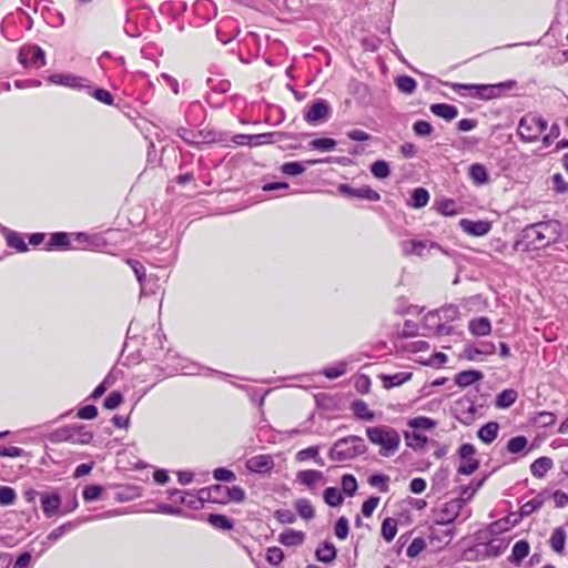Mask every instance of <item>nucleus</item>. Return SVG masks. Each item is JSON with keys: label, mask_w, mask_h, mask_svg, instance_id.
Wrapping results in <instances>:
<instances>
[{"label": "nucleus", "mask_w": 568, "mask_h": 568, "mask_svg": "<svg viewBox=\"0 0 568 568\" xmlns=\"http://www.w3.org/2000/svg\"><path fill=\"white\" fill-rule=\"evenodd\" d=\"M560 233L561 226L559 222L551 220L527 226L524 231V236L530 245L539 248L555 243L559 239Z\"/></svg>", "instance_id": "obj_1"}, {"label": "nucleus", "mask_w": 568, "mask_h": 568, "mask_svg": "<svg viewBox=\"0 0 568 568\" xmlns=\"http://www.w3.org/2000/svg\"><path fill=\"white\" fill-rule=\"evenodd\" d=\"M369 442L379 446V454L384 457L394 455L400 445V436L395 428L388 426H374L366 428Z\"/></svg>", "instance_id": "obj_2"}, {"label": "nucleus", "mask_w": 568, "mask_h": 568, "mask_svg": "<svg viewBox=\"0 0 568 568\" xmlns=\"http://www.w3.org/2000/svg\"><path fill=\"white\" fill-rule=\"evenodd\" d=\"M366 452L364 439L358 436H348L338 439L331 447L328 456L332 460L344 462L353 459Z\"/></svg>", "instance_id": "obj_3"}, {"label": "nucleus", "mask_w": 568, "mask_h": 568, "mask_svg": "<svg viewBox=\"0 0 568 568\" xmlns=\"http://www.w3.org/2000/svg\"><path fill=\"white\" fill-rule=\"evenodd\" d=\"M547 126V120L537 113L528 112L519 120L517 134L523 142L532 143L539 140Z\"/></svg>", "instance_id": "obj_4"}, {"label": "nucleus", "mask_w": 568, "mask_h": 568, "mask_svg": "<svg viewBox=\"0 0 568 568\" xmlns=\"http://www.w3.org/2000/svg\"><path fill=\"white\" fill-rule=\"evenodd\" d=\"M214 493H224L225 499L242 503L245 499V491L240 486L226 487L222 485H213L209 488L200 490V499H207L210 501H222L221 498L214 496Z\"/></svg>", "instance_id": "obj_5"}, {"label": "nucleus", "mask_w": 568, "mask_h": 568, "mask_svg": "<svg viewBox=\"0 0 568 568\" xmlns=\"http://www.w3.org/2000/svg\"><path fill=\"white\" fill-rule=\"evenodd\" d=\"M402 250L405 255H416L426 257L443 252L442 247L436 243L427 240H408L402 242Z\"/></svg>", "instance_id": "obj_6"}, {"label": "nucleus", "mask_w": 568, "mask_h": 568, "mask_svg": "<svg viewBox=\"0 0 568 568\" xmlns=\"http://www.w3.org/2000/svg\"><path fill=\"white\" fill-rule=\"evenodd\" d=\"M455 417L465 425H470L477 417L478 407L469 396H464L454 403Z\"/></svg>", "instance_id": "obj_7"}, {"label": "nucleus", "mask_w": 568, "mask_h": 568, "mask_svg": "<svg viewBox=\"0 0 568 568\" xmlns=\"http://www.w3.org/2000/svg\"><path fill=\"white\" fill-rule=\"evenodd\" d=\"M73 237L75 250L102 251L108 245V241L99 233L73 232Z\"/></svg>", "instance_id": "obj_8"}, {"label": "nucleus", "mask_w": 568, "mask_h": 568, "mask_svg": "<svg viewBox=\"0 0 568 568\" xmlns=\"http://www.w3.org/2000/svg\"><path fill=\"white\" fill-rule=\"evenodd\" d=\"M49 81L55 85L74 90H90L92 88L90 80L72 73H55L49 78Z\"/></svg>", "instance_id": "obj_9"}, {"label": "nucleus", "mask_w": 568, "mask_h": 568, "mask_svg": "<svg viewBox=\"0 0 568 568\" xmlns=\"http://www.w3.org/2000/svg\"><path fill=\"white\" fill-rule=\"evenodd\" d=\"M331 116V106L325 100H316L304 113L303 119L306 123L315 125L326 121Z\"/></svg>", "instance_id": "obj_10"}, {"label": "nucleus", "mask_w": 568, "mask_h": 568, "mask_svg": "<svg viewBox=\"0 0 568 568\" xmlns=\"http://www.w3.org/2000/svg\"><path fill=\"white\" fill-rule=\"evenodd\" d=\"M458 453L460 457L458 473L463 475H471L476 471L479 466V462L475 458V446L473 444H463Z\"/></svg>", "instance_id": "obj_11"}, {"label": "nucleus", "mask_w": 568, "mask_h": 568, "mask_svg": "<svg viewBox=\"0 0 568 568\" xmlns=\"http://www.w3.org/2000/svg\"><path fill=\"white\" fill-rule=\"evenodd\" d=\"M465 503L466 500L463 498H455L445 503L437 513L436 524L448 525L453 523L460 514Z\"/></svg>", "instance_id": "obj_12"}, {"label": "nucleus", "mask_w": 568, "mask_h": 568, "mask_svg": "<svg viewBox=\"0 0 568 568\" xmlns=\"http://www.w3.org/2000/svg\"><path fill=\"white\" fill-rule=\"evenodd\" d=\"M120 515V511L119 510H109L104 514H100V515H97V516H91V517H85L83 519H79L77 521H68L61 526H59L58 528L53 529L48 536H47V540L51 544L55 542L57 540H59L65 532L70 531L71 529H73L75 527L77 524H80V523H85V521H90V520H95V519H101V518H108V517H113V516H118Z\"/></svg>", "instance_id": "obj_13"}, {"label": "nucleus", "mask_w": 568, "mask_h": 568, "mask_svg": "<svg viewBox=\"0 0 568 568\" xmlns=\"http://www.w3.org/2000/svg\"><path fill=\"white\" fill-rule=\"evenodd\" d=\"M73 232H54L51 233L49 240L44 244L47 251H69L75 250L73 245Z\"/></svg>", "instance_id": "obj_14"}, {"label": "nucleus", "mask_w": 568, "mask_h": 568, "mask_svg": "<svg viewBox=\"0 0 568 568\" xmlns=\"http://www.w3.org/2000/svg\"><path fill=\"white\" fill-rule=\"evenodd\" d=\"M59 436L64 440L81 445L89 444L93 438V434L81 425L65 427L59 432Z\"/></svg>", "instance_id": "obj_15"}, {"label": "nucleus", "mask_w": 568, "mask_h": 568, "mask_svg": "<svg viewBox=\"0 0 568 568\" xmlns=\"http://www.w3.org/2000/svg\"><path fill=\"white\" fill-rule=\"evenodd\" d=\"M19 61L23 65L41 68L45 64V54L39 45H28L20 50Z\"/></svg>", "instance_id": "obj_16"}, {"label": "nucleus", "mask_w": 568, "mask_h": 568, "mask_svg": "<svg viewBox=\"0 0 568 568\" xmlns=\"http://www.w3.org/2000/svg\"><path fill=\"white\" fill-rule=\"evenodd\" d=\"M274 466V458L267 454L252 456L245 462V467L250 473L261 475L270 473Z\"/></svg>", "instance_id": "obj_17"}, {"label": "nucleus", "mask_w": 568, "mask_h": 568, "mask_svg": "<svg viewBox=\"0 0 568 568\" xmlns=\"http://www.w3.org/2000/svg\"><path fill=\"white\" fill-rule=\"evenodd\" d=\"M41 508L47 518H51L57 515H65L67 511H62L61 497L57 493L40 494Z\"/></svg>", "instance_id": "obj_18"}, {"label": "nucleus", "mask_w": 568, "mask_h": 568, "mask_svg": "<svg viewBox=\"0 0 568 568\" xmlns=\"http://www.w3.org/2000/svg\"><path fill=\"white\" fill-rule=\"evenodd\" d=\"M338 191L349 199L366 200L371 202L379 200V194L369 186H362L355 189L348 184H341L338 186Z\"/></svg>", "instance_id": "obj_19"}, {"label": "nucleus", "mask_w": 568, "mask_h": 568, "mask_svg": "<svg viewBox=\"0 0 568 568\" xmlns=\"http://www.w3.org/2000/svg\"><path fill=\"white\" fill-rule=\"evenodd\" d=\"M424 326L429 333L436 336L449 335L453 332V327L443 323L436 311L429 312L424 317Z\"/></svg>", "instance_id": "obj_20"}, {"label": "nucleus", "mask_w": 568, "mask_h": 568, "mask_svg": "<svg viewBox=\"0 0 568 568\" xmlns=\"http://www.w3.org/2000/svg\"><path fill=\"white\" fill-rule=\"evenodd\" d=\"M499 87H507L510 88V84L500 83L498 85H491V84H460L456 83L453 84V89L455 91L459 90H476L475 97L480 99H491L494 97V90Z\"/></svg>", "instance_id": "obj_21"}, {"label": "nucleus", "mask_w": 568, "mask_h": 568, "mask_svg": "<svg viewBox=\"0 0 568 568\" xmlns=\"http://www.w3.org/2000/svg\"><path fill=\"white\" fill-rule=\"evenodd\" d=\"M459 225L465 233L474 236H483L491 229V223L485 220L473 221L463 219L460 220Z\"/></svg>", "instance_id": "obj_22"}, {"label": "nucleus", "mask_w": 568, "mask_h": 568, "mask_svg": "<svg viewBox=\"0 0 568 568\" xmlns=\"http://www.w3.org/2000/svg\"><path fill=\"white\" fill-rule=\"evenodd\" d=\"M296 481L313 490L320 483L324 481V475L315 469L301 470L296 474Z\"/></svg>", "instance_id": "obj_23"}, {"label": "nucleus", "mask_w": 568, "mask_h": 568, "mask_svg": "<svg viewBox=\"0 0 568 568\" xmlns=\"http://www.w3.org/2000/svg\"><path fill=\"white\" fill-rule=\"evenodd\" d=\"M468 329L475 336H487L491 332V324L487 317L480 316L469 322Z\"/></svg>", "instance_id": "obj_24"}, {"label": "nucleus", "mask_w": 568, "mask_h": 568, "mask_svg": "<svg viewBox=\"0 0 568 568\" xmlns=\"http://www.w3.org/2000/svg\"><path fill=\"white\" fill-rule=\"evenodd\" d=\"M429 109L433 114L446 121H452L458 115V109L447 103H434Z\"/></svg>", "instance_id": "obj_25"}, {"label": "nucleus", "mask_w": 568, "mask_h": 568, "mask_svg": "<svg viewBox=\"0 0 568 568\" xmlns=\"http://www.w3.org/2000/svg\"><path fill=\"white\" fill-rule=\"evenodd\" d=\"M305 534L300 530L286 529L278 536V541L287 547L300 546L304 542Z\"/></svg>", "instance_id": "obj_26"}, {"label": "nucleus", "mask_w": 568, "mask_h": 568, "mask_svg": "<svg viewBox=\"0 0 568 568\" xmlns=\"http://www.w3.org/2000/svg\"><path fill=\"white\" fill-rule=\"evenodd\" d=\"M126 264L131 266L132 271L134 272L138 282L141 286V294H148V283L151 281V278L146 277L145 274V267L135 260H126Z\"/></svg>", "instance_id": "obj_27"}, {"label": "nucleus", "mask_w": 568, "mask_h": 568, "mask_svg": "<svg viewBox=\"0 0 568 568\" xmlns=\"http://www.w3.org/2000/svg\"><path fill=\"white\" fill-rule=\"evenodd\" d=\"M315 557L321 562L329 564L336 558V548L332 542L324 541L317 547Z\"/></svg>", "instance_id": "obj_28"}, {"label": "nucleus", "mask_w": 568, "mask_h": 568, "mask_svg": "<svg viewBox=\"0 0 568 568\" xmlns=\"http://www.w3.org/2000/svg\"><path fill=\"white\" fill-rule=\"evenodd\" d=\"M484 377L480 371L469 369L463 371L455 376V383L460 387H467Z\"/></svg>", "instance_id": "obj_29"}, {"label": "nucleus", "mask_w": 568, "mask_h": 568, "mask_svg": "<svg viewBox=\"0 0 568 568\" xmlns=\"http://www.w3.org/2000/svg\"><path fill=\"white\" fill-rule=\"evenodd\" d=\"M412 378V373L409 372H399L390 375H382L381 379L383 383V386L386 389H389L392 387L400 386L405 382L409 381Z\"/></svg>", "instance_id": "obj_30"}, {"label": "nucleus", "mask_w": 568, "mask_h": 568, "mask_svg": "<svg viewBox=\"0 0 568 568\" xmlns=\"http://www.w3.org/2000/svg\"><path fill=\"white\" fill-rule=\"evenodd\" d=\"M498 430H499L498 423L489 422L478 429L477 436L485 444H490L497 438Z\"/></svg>", "instance_id": "obj_31"}, {"label": "nucleus", "mask_w": 568, "mask_h": 568, "mask_svg": "<svg viewBox=\"0 0 568 568\" xmlns=\"http://www.w3.org/2000/svg\"><path fill=\"white\" fill-rule=\"evenodd\" d=\"M27 235L7 230L6 231V241L8 246L17 250L18 252L28 251V246L26 243Z\"/></svg>", "instance_id": "obj_32"}, {"label": "nucleus", "mask_w": 568, "mask_h": 568, "mask_svg": "<svg viewBox=\"0 0 568 568\" xmlns=\"http://www.w3.org/2000/svg\"><path fill=\"white\" fill-rule=\"evenodd\" d=\"M554 466L552 459L549 457H539L530 465V471L534 477L542 478Z\"/></svg>", "instance_id": "obj_33"}, {"label": "nucleus", "mask_w": 568, "mask_h": 568, "mask_svg": "<svg viewBox=\"0 0 568 568\" xmlns=\"http://www.w3.org/2000/svg\"><path fill=\"white\" fill-rule=\"evenodd\" d=\"M529 550L530 546L528 541L518 540L513 547L509 560L515 565H519L523 561V559L528 556Z\"/></svg>", "instance_id": "obj_34"}, {"label": "nucleus", "mask_w": 568, "mask_h": 568, "mask_svg": "<svg viewBox=\"0 0 568 568\" xmlns=\"http://www.w3.org/2000/svg\"><path fill=\"white\" fill-rule=\"evenodd\" d=\"M469 178L476 185L486 184L489 180V174L483 164L475 163L469 168Z\"/></svg>", "instance_id": "obj_35"}, {"label": "nucleus", "mask_w": 568, "mask_h": 568, "mask_svg": "<svg viewBox=\"0 0 568 568\" xmlns=\"http://www.w3.org/2000/svg\"><path fill=\"white\" fill-rule=\"evenodd\" d=\"M351 407L354 415L359 419L371 422L375 418V413L362 399L354 400Z\"/></svg>", "instance_id": "obj_36"}, {"label": "nucleus", "mask_w": 568, "mask_h": 568, "mask_svg": "<svg viewBox=\"0 0 568 568\" xmlns=\"http://www.w3.org/2000/svg\"><path fill=\"white\" fill-rule=\"evenodd\" d=\"M496 351V346L490 342H480L477 346L467 348V356L469 359H477L478 355H491Z\"/></svg>", "instance_id": "obj_37"}, {"label": "nucleus", "mask_w": 568, "mask_h": 568, "mask_svg": "<svg viewBox=\"0 0 568 568\" xmlns=\"http://www.w3.org/2000/svg\"><path fill=\"white\" fill-rule=\"evenodd\" d=\"M429 202V193L424 187H416L410 195V200L408 202L409 206L413 209H423Z\"/></svg>", "instance_id": "obj_38"}, {"label": "nucleus", "mask_w": 568, "mask_h": 568, "mask_svg": "<svg viewBox=\"0 0 568 568\" xmlns=\"http://www.w3.org/2000/svg\"><path fill=\"white\" fill-rule=\"evenodd\" d=\"M406 445L414 450H422L427 444V437L417 432H404Z\"/></svg>", "instance_id": "obj_39"}, {"label": "nucleus", "mask_w": 568, "mask_h": 568, "mask_svg": "<svg viewBox=\"0 0 568 568\" xmlns=\"http://www.w3.org/2000/svg\"><path fill=\"white\" fill-rule=\"evenodd\" d=\"M518 394L513 388H507L500 392L496 398V406L498 408H508L517 400Z\"/></svg>", "instance_id": "obj_40"}, {"label": "nucleus", "mask_w": 568, "mask_h": 568, "mask_svg": "<svg viewBox=\"0 0 568 568\" xmlns=\"http://www.w3.org/2000/svg\"><path fill=\"white\" fill-rule=\"evenodd\" d=\"M550 547L554 551L561 554L565 549L566 544V532L564 528H556L549 539Z\"/></svg>", "instance_id": "obj_41"}, {"label": "nucleus", "mask_w": 568, "mask_h": 568, "mask_svg": "<svg viewBox=\"0 0 568 568\" xmlns=\"http://www.w3.org/2000/svg\"><path fill=\"white\" fill-rule=\"evenodd\" d=\"M318 453H320L318 446H312V447L300 450L296 454L295 459H296V462L303 463V462L307 460L308 458H313L317 465L324 466V460L318 456Z\"/></svg>", "instance_id": "obj_42"}, {"label": "nucleus", "mask_w": 568, "mask_h": 568, "mask_svg": "<svg viewBox=\"0 0 568 568\" xmlns=\"http://www.w3.org/2000/svg\"><path fill=\"white\" fill-rule=\"evenodd\" d=\"M295 509L297 514L306 520H310L314 517L315 510L312 506L311 501L306 498H300L295 501Z\"/></svg>", "instance_id": "obj_43"}, {"label": "nucleus", "mask_w": 568, "mask_h": 568, "mask_svg": "<svg viewBox=\"0 0 568 568\" xmlns=\"http://www.w3.org/2000/svg\"><path fill=\"white\" fill-rule=\"evenodd\" d=\"M440 321L449 325L450 322L458 320L459 310L456 305H447L439 310H436Z\"/></svg>", "instance_id": "obj_44"}, {"label": "nucleus", "mask_w": 568, "mask_h": 568, "mask_svg": "<svg viewBox=\"0 0 568 568\" xmlns=\"http://www.w3.org/2000/svg\"><path fill=\"white\" fill-rule=\"evenodd\" d=\"M397 89L406 94H412L416 88L417 82L414 78L409 75H400L395 81Z\"/></svg>", "instance_id": "obj_45"}, {"label": "nucleus", "mask_w": 568, "mask_h": 568, "mask_svg": "<svg viewBox=\"0 0 568 568\" xmlns=\"http://www.w3.org/2000/svg\"><path fill=\"white\" fill-rule=\"evenodd\" d=\"M207 521L217 529L222 530H231L233 528V523L224 515L221 514H211L207 517Z\"/></svg>", "instance_id": "obj_46"}, {"label": "nucleus", "mask_w": 568, "mask_h": 568, "mask_svg": "<svg viewBox=\"0 0 568 568\" xmlns=\"http://www.w3.org/2000/svg\"><path fill=\"white\" fill-rule=\"evenodd\" d=\"M381 532H382L383 538L387 542H390L394 539V537L396 536V532H397V523H396V520L393 519V518H386L382 523Z\"/></svg>", "instance_id": "obj_47"}, {"label": "nucleus", "mask_w": 568, "mask_h": 568, "mask_svg": "<svg viewBox=\"0 0 568 568\" xmlns=\"http://www.w3.org/2000/svg\"><path fill=\"white\" fill-rule=\"evenodd\" d=\"M544 505V498L541 496H536L532 499L528 500L520 507V516L527 517L530 516L532 513L538 510Z\"/></svg>", "instance_id": "obj_48"}, {"label": "nucleus", "mask_w": 568, "mask_h": 568, "mask_svg": "<svg viewBox=\"0 0 568 568\" xmlns=\"http://www.w3.org/2000/svg\"><path fill=\"white\" fill-rule=\"evenodd\" d=\"M270 134H237L234 136L233 141L239 145H251V144H260L263 139L268 138Z\"/></svg>", "instance_id": "obj_49"}, {"label": "nucleus", "mask_w": 568, "mask_h": 568, "mask_svg": "<svg viewBox=\"0 0 568 568\" xmlns=\"http://www.w3.org/2000/svg\"><path fill=\"white\" fill-rule=\"evenodd\" d=\"M407 425L413 429H432L436 426V422L426 416H418L409 419Z\"/></svg>", "instance_id": "obj_50"}, {"label": "nucleus", "mask_w": 568, "mask_h": 568, "mask_svg": "<svg viewBox=\"0 0 568 568\" xmlns=\"http://www.w3.org/2000/svg\"><path fill=\"white\" fill-rule=\"evenodd\" d=\"M371 172L379 180L386 179L390 174L389 165L385 160L375 161L371 166Z\"/></svg>", "instance_id": "obj_51"}, {"label": "nucleus", "mask_w": 568, "mask_h": 568, "mask_svg": "<svg viewBox=\"0 0 568 568\" xmlns=\"http://www.w3.org/2000/svg\"><path fill=\"white\" fill-rule=\"evenodd\" d=\"M88 93L93 97L95 100H98L99 102L103 103V104H106V105H112L113 102H114V98L113 95L111 94L110 91L103 89V88H97V89H90L88 91Z\"/></svg>", "instance_id": "obj_52"}, {"label": "nucleus", "mask_w": 568, "mask_h": 568, "mask_svg": "<svg viewBox=\"0 0 568 568\" xmlns=\"http://www.w3.org/2000/svg\"><path fill=\"white\" fill-rule=\"evenodd\" d=\"M527 445H528V439L525 436L519 435V436L513 437L508 440L507 450L511 454H519V453L524 452V449L527 447Z\"/></svg>", "instance_id": "obj_53"}, {"label": "nucleus", "mask_w": 568, "mask_h": 568, "mask_svg": "<svg viewBox=\"0 0 568 568\" xmlns=\"http://www.w3.org/2000/svg\"><path fill=\"white\" fill-rule=\"evenodd\" d=\"M324 500L331 507H337L343 503V496L335 487H328L324 491Z\"/></svg>", "instance_id": "obj_54"}, {"label": "nucleus", "mask_w": 568, "mask_h": 568, "mask_svg": "<svg viewBox=\"0 0 568 568\" xmlns=\"http://www.w3.org/2000/svg\"><path fill=\"white\" fill-rule=\"evenodd\" d=\"M336 141L332 138H320L311 142V146L318 151H333L336 148Z\"/></svg>", "instance_id": "obj_55"}, {"label": "nucleus", "mask_w": 568, "mask_h": 568, "mask_svg": "<svg viewBox=\"0 0 568 568\" xmlns=\"http://www.w3.org/2000/svg\"><path fill=\"white\" fill-rule=\"evenodd\" d=\"M17 498L16 490L9 486H0V506H10Z\"/></svg>", "instance_id": "obj_56"}, {"label": "nucleus", "mask_w": 568, "mask_h": 568, "mask_svg": "<svg viewBox=\"0 0 568 568\" xmlns=\"http://www.w3.org/2000/svg\"><path fill=\"white\" fill-rule=\"evenodd\" d=\"M342 489L348 496H353L357 490L356 478L351 474L344 475L342 477Z\"/></svg>", "instance_id": "obj_57"}, {"label": "nucleus", "mask_w": 568, "mask_h": 568, "mask_svg": "<svg viewBox=\"0 0 568 568\" xmlns=\"http://www.w3.org/2000/svg\"><path fill=\"white\" fill-rule=\"evenodd\" d=\"M433 126L428 121L418 120L413 124V131L418 136H428L433 133Z\"/></svg>", "instance_id": "obj_58"}, {"label": "nucleus", "mask_w": 568, "mask_h": 568, "mask_svg": "<svg viewBox=\"0 0 568 568\" xmlns=\"http://www.w3.org/2000/svg\"><path fill=\"white\" fill-rule=\"evenodd\" d=\"M425 547L426 542L423 538H414L410 545L408 546L406 554L409 558H414L418 556L425 549Z\"/></svg>", "instance_id": "obj_59"}, {"label": "nucleus", "mask_w": 568, "mask_h": 568, "mask_svg": "<svg viewBox=\"0 0 568 568\" xmlns=\"http://www.w3.org/2000/svg\"><path fill=\"white\" fill-rule=\"evenodd\" d=\"M388 476L375 474L368 478V483L373 487H378L381 491H388Z\"/></svg>", "instance_id": "obj_60"}, {"label": "nucleus", "mask_w": 568, "mask_h": 568, "mask_svg": "<svg viewBox=\"0 0 568 568\" xmlns=\"http://www.w3.org/2000/svg\"><path fill=\"white\" fill-rule=\"evenodd\" d=\"M305 168L302 165V163L292 161L286 162L281 166V171L286 175H298L304 172Z\"/></svg>", "instance_id": "obj_61"}, {"label": "nucleus", "mask_w": 568, "mask_h": 568, "mask_svg": "<svg viewBox=\"0 0 568 568\" xmlns=\"http://www.w3.org/2000/svg\"><path fill=\"white\" fill-rule=\"evenodd\" d=\"M102 491L103 487L99 485L87 486L83 490V499L88 503L97 500L100 498Z\"/></svg>", "instance_id": "obj_62"}, {"label": "nucleus", "mask_w": 568, "mask_h": 568, "mask_svg": "<svg viewBox=\"0 0 568 568\" xmlns=\"http://www.w3.org/2000/svg\"><path fill=\"white\" fill-rule=\"evenodd\" d=\"M284 554L278 547H270L266 551V560L268 564L277 566L283 561Z\"/></svg>", "instance_id": "obj_63"}, {"label": "nucleus", "mask_w": 568, "mask_h": 568, "mask_svg": "<svg viewBox=\"0 0 568 568\" xmlns=\"http://www.w3.org/2000/svg\"><path fill=\"white\" fill-rule=\"evenodd\" d=\"M454 537V531L452 529L439 530L437 528H433L429 535L432 540L445 541L448 544Z\"/></svg>", "instance_id": "obj_64"}]
</instances>
